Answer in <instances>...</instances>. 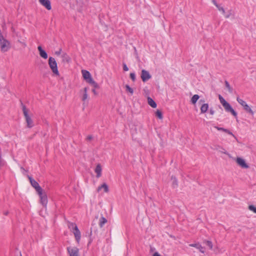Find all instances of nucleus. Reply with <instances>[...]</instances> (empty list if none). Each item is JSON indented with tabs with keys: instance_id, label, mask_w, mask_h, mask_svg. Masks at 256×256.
<instances>
[{
	"instance_id": "nucleus-10",
	"label": "nucleus",
	"mask_w": 256,
	"mask_h": 256,
	"mask_svg": "<svg viewBox=\"0 0 256 256\" xmlns=\"http://www.w3.org/2000/svg\"><path fill=\"white\" fill-rule=\"evenodd\" d=\"M39 2L40 4L44 6L47 10H51L50 2L49 0H39Z\"/></svg>"
},
{
	"instance_id": "nucleus-19",
	"label": "nucleus",
	"mask_w": 256,
	"mask_h": 256,
	"mask_svg": "<svg viewBox=\"0 0 256 256\" xmlns=\"http://www.w3.org/2000/svg\"><path fill=\"white\" fill-rule=\"evenodd\" d=\"M208 108V104H204L200 107L201 113H205L207 112Z\"/></svg>"
},
{
	"instance_id": "nucleus-42",
	"label": "nucleus",
	"mask_w": 256,
	"mask_h": 256,
	"mask_svg": "<svg viewBox=\"0 0 256 256\" xmlns=\"http://www.w3.org/2000/svg\"><path fill=\"white\" fill-rule=\"evenodd\" d=\"M102 185H101V186H99L98 188H97V191H98V192H100V191L101 190V189H102Z\"/></svg>"
},
{
	"instance_id": "nucleus-36",
	"label": "nucleus",
	"mask_w": 256,
	"mask_h": 256,
	"mask_svg": "<svg viewBox=\"0 0 256 256\" xmlns=\"http://www.w3.org/2000/svg\"><path fill=\"white\" fill-rule=\"evenodd\" d=\"M130 78L132 80L133 82L136 80V74L134 72H132L130 74Z\"/></svg>"
},
{
	"instance_id": "nucleus-13",
	"label": "nucleus",
	"mask_w": 256,
	"mask_h": 256,
	"mask_svg": "<svg viewBox=\"0 0 256 256\" xmlns=\"http://www.w3.org/2000/svg\"><path fill=\"white\" fill-rule=\"evenodd\" d=\"M214 128H216L218 130H221V131L224 132L228 134H230V135L232 136L236 140H238V139H237L236 137L231 132H230L228 130L224 128H223L218 127V126H214Z\"/></svg>"
},
{
	"instance_id": "nucleus-5",
	"label": "nucleus",
	"mask_w": 256,
	"mask_h": 256,
	"mask_svg": "<svg viewBox=\"0 0 256 256\" xmlns=\"http://www.w3.org/2000/svg\"><path fill=\"white\" fill-rule=\"evenodd\" d=\"M140 77L143 82H146L152 78V76L148 71L142 70Z\"/></svg>"
},
{
	"instance_id": "nucleus-18",
	"label": "nucleus",
	"mask_w": 256,
	"mask_h": 256,
	"mask_svg": "<svg viewBox=\"0 0 256 256\" xmlns=\"http://www.w3.org/2000/svg\"><path fill=\"white\" fill-rule=\"evenodd\" d=\"M148 102L150 106L152 108H155L156 107V102L150 97L148 98Z\"/></svg>"
},
{
	"instance_id": "nucleus-1",
	"label": "nucleus",
	"mask_w": 256,
	"mask_h": 256,
	"mask_svg": "<svg viewBox=\"0 0 256 256\" xmlns=\"http://www.w3.org/2000/svg\"><path fill=\"white\" fill-rule=\"evenodd\" d=\"M48 64L52 72L56 76H58L59 72L58 70L57 63L55 59L52 57H50Z\"/></svg>"
},
{
	"instance_id": "nucleus-37",
	"label": "nucleus",
	"mask_w": 256,
	"mask_h": 256,
	"mask_svg": "<svg viewBox=\"0 0 256 256\" xmlns=\"http://www.w3.org/2000/svg\"><path fill=\"white\" fill-rule=\"evenodd\" d=\"M123 69L124 71H128V68L126 64H123Z\"/></svg>"
},
{
	"instance_id": "nucleus-47",
	"label": "nucleus",
	"mask_w": 256,
	"mask_h": 256,
	"mask_svg": "<svg viewBox=\"0 0 256 256\" xmlns=\"http://www.w3.org/2000/svg\"><path fill=\"white\" fill-rule=\"evenodd\" d=\"M92 92L94 94H96V90L94 89H93L92 90Z\"/></svg>"
},
{
	"instance_id": "nucleus-48",
	"label": "nucleus",
	"mask_w": 256,
	"mask_h": 256,
	"mask_svg": "<svg viewBox=\"0 0 256 256\" xmlns=\"http://www.w3.org/2000/svg\"><path fill=\"white\" fill-rule=\"evenodd\" d=\"M21 169L22 170H23L25 171V170L23 168H21Z\"/></svg>"
},
{
	"instance_id": "nucleus-33",
	"label": "nucleus",
	"mask_w": 256,
	"mask_h": 256,
	"mask_svg": "<svg viewBox=\"0 0 256 256\" xmlns=\"http://www.w3.org/2000/svg\"><path fill=\"white\" fill-rule=\"evenodd\" d=\"M156 115L157 117H158L160 119H162V112L159 110H157L156 112Z\"/></svg>"
},
{
	"instance_id": "nucleus-46",
	"label": "nucleus",
	"mask_w": 256,
	"mask_h": 256,
	"mask_svg": "<svg viewBox=\"0 0 256 256\" xmlns=\"http://www.w3.org/2000/svg\"><path fill=\"white\" fill-rule=\"evenodd\" d=\"M8 211H6L5 212H4V214L6 216L8 215Z\"/></svg>"
},
{
	"instance_id": "nucleus-7",
	"label": "nucleus",
	"mask_w": 256,
	"mask_h": 256,
	"mask_svg": "<svg viewBox=\"0 0 256 256\" xmlns=\"http://www.w3.org/2000/svg\"><path fill=\"white\" fill-rule=\"evenodd\" d=\"M68 252L70 256H78V249L76 247H68Z\"/></svg>"
},
{
	"instance_id": "nucleus-28",
	"label": "nucleus",
	"mask_w": 256,
	"mask_h": 256,
	"mask_svg": "<svg viewBox=\"0 0 256 256\" xmlns=\"http://www.w3.org/2000/svg\"><path fill=\"white\" fill-rule=\"evenodd\" d=\"M90 84H92L94 88H98V84L95 82L93 79L92 80H90V82H89V83Z\"/></svg>"
},
{
	"instance_id": "nucleus-50",
	"label": "nucleus",
	"mask_w": 256,
	"mask_h": 256,
	"mask_svg": "<svg viewBox=\"0 0 256 256\" xmlns=\"http://www.w3.org/2000/svg\"><path fill=\"white\" fill-rule=\"evenodd\" d=\"M20 256H22V254H20Z\"/></svg>"
},
{
	"instance_id": "nucleus-32",
	"label": "nucleus",
	"mask_w": 256,
	"mask_h": 256,
	"mask_svg": "<svg viewBox=\"0 0 256 256\" xmlns=\"http://www.w3.org/2000/svg\"><path fill=\"white\" fill-rule=\"evenodd\" d=\"M126 89L127 92H130L132 94L134 92V90L132 88H131L128 85L126 84Z\"/></svg>"
},
{
	"instance_id": "nucleus-35",
	"label": "nucleus",
	"mask_w": 256,
	"mask_h": 256,
	"mask_svg": "<svg viewBox=\"0 0 256 256\" xmlns=\"http://www.w3.org/2000/svg\"><path fill=\"white\" fill-rule=\"evenodd\" d=\"M216 8L220 11L222 12L223 14H225V10L224 8L220 6V5H216Z\"/></svg>"
},
{
	"instance_id": "nucleus-49",
	"label": "nucleus",
	"mask_w": 256,
	"mask_h": 256,
	"mask_svg": "<svg viewBox=\"0 0 256 256\" xmlns=\"http://www.w3.org/2000/svg\"><path fill=\"white\" fill-rule=\"evenodd\" d=\"M12 31H13V32H14V29L13 28H12Z\"/></svg>"
},
{
	"instance_id": "nucleus-23",
	"label": "nucleus",
	"mask_w": 256,
	"mask_h": 256,
	"mask_svg": "<svg viewBox=\"0 0 256 256\" xmlns=\"http://www.w3.org/2000/svg\"><path fill=\"white\" fill-rule=\"evenodd\" d=\"M35 190L36 191V192H38L39 196H41L42 195L44 194L43 192L42 189L40 186H38L36 188Z\"/></svg>"
},
{
	"instance_id": "nucleus-8",
	"label": "nucleus",
	"mask_w": 256,
	"mask_h": 256,
	"mask_svg": "<svg viewBox=\"0 0 256 256\" xmlns=\"http://www.w3.org/2000/svg\"><path fill=\"white\" fill-rule=\"evenodd\" d=\"M236 162L238 166H240L242 168H249V166L248 164H246L244 160L241 158H237L236 159Z\"/></svg>"
},
{
	"instance_id": "nucleus-40",
	"label": "nucleus",
	"mask_w": 256,
	"mask_h": 256,
	"mask_svg": "<svg viewBox=\"0 0 256 256\" xmlns=\"http://www.w3.org/2000/svg\"><path fill=\"white\" fill-rule=\"evenodd\" d=\"M222 150L220 151L221 152L229 156V154L226 152V150H224L223 148H222Z\"/></svg>"
},
{
	"instance_id": "nucleus-17",
	"label": "nucleus",
	"mask_w": 256,
	"mask_h": 256,
	"mask_svg": "<svg viewBox=\"0 0 256 256\" xmlns=\"http://www.w3.org/2000/svg\"><path fill=\"white\" fill-rule=\"evenodd\" d=\"M40 199V202L43 206H46L47 204V196L46 194H44L41 196H39Z\"/></svg>"
},
{
	"instance_id": "nucleus-15",
	"label": "nucleus",
	"mask_w": 256,
	"mask_h": 256,
	"mask_svg": "<svg viewBox=\"0 0 256 256\" xmlns=\"http://www.w3.org/2000/svg\"><path fill=\"white\" fill-rule=\"evenodd\" d=\"M96 174V177L100 178L102 175V167L100 164L96 165V166L94 170Z\"/></svg>"
},
{
	"instance_id": "nucleus-34",
	"label": "nucleus",
	"mask_w": 256,
	"mask_h": 256,
	"mask_svg": "<svg viewBox=\"0 0 256 256\" xmlns=\"http://www.w3.org/2000/svg\"><path fill=\"white\" fill-rule=\"evenodd\" d=\"M232 10H230L228 12V13L225 15V18H228L230 16L232 15Z\"/></svg>"
},
{
	"instance_id": "nucleus-44",
	"label": "nucleus",
	"mask_w": 256,
	"mask_h": 256,
	"mask_svg": "<svg viewBox=\"0 0 256 256\" xmlns=\"http://www.w3.org/2000/svg\"><path fill=\"white\" fill-rule=\"evenodd\" d=\"M212 2H213V4H214L216 6V5H218V4L216 3V1L215 0H212Z\"/></svg>"
},
{
	"instance_id": "nucleus-20",
	"label": "nucleus",
	"mask_w": 256,
	"mask_h": 256,
	"mask_svg": "<svg viewBox=\"0 0 256 256\" xmlns=\"http://www.w3.org/2000/svg\"><path fill=\"white\" fill-rule=\"evenodd\" d=\"M107 222V220L106 218L102 216L100 218L99 222V225L100 228H102L103 226Z\"/></svg>"
},
{
	"instance_id": "nucleus-22",
	"label": "nucleus",
	"mask_w": 256,
	"mask_h": 256,
	"mask_svg": "<svg viewBox=\"0 0 256 256\" xmlns=\"http://www.w3.org/2000/svg\"><path fill=\"white\" fill-rule=\"evenodd\" d=\"M35 190L36 191V192H38L39 196H41L42 195L44 194L43 192L42 189L40 186H38L36 188Z\"/></svg>"
},
{
	"instance_id": "nucleus-21",
	"label": "nucleus",
	"mask_w": 256,
	"mask_h": 256,
	"mask_svg": "<svg viewBox=\"0 0 256 256\" xmlns=\"http://www.w3.org/2000/svg\"><path fill=\"white\" fill-rule=\"evenodd\" d=\"M199 98H200V96L198 95V94L194 95L191 98L192 103V104H195Z\"/></svg>"
},
{
	"instance_id": "nucleus-16",
	"label": "nucleus",
	"mask_w": 256,
	"mask_h": 256,
	"mask_svg": "<svg viewBox=\"0 0 256 256\" xmlns=\"http://www.w3.org/2000/svg\"><path fill=\"white\" fill-rule=\"evenodd\" d=\"M28 180H30V182L33 188H36L39 186L38 184L34 180L31 176H28Z\"/></svg>"
},
{
	"instance_id": "nucleus-43",
	"label": "nucleus",
	"mask_w": 256,
	"mask_h": 256,
	"mask_svg": "<svg viewBox=\"0 0 256 256\" xmlns=\"http://www.w3.org/2000/svg\"><path fill=\"white\" fill-rule=\"evenodd\" d=\"M153 256H160V255L158 254V252H155L154 253Z\"/></svg>"
},
{
	"instance_id": "nucleus-39",
	"label": "nucleus",
	"mask_w": 256,
	"mask_h": 256,
	"mask_svg": "<svg viewBox=\"0 0 256 256\" xmlns=\"http://www.w3.org/2000/svg\"><path fill=\"white\" fill-rule=\"evenodd\" d=\"M210 114L212 115H213L214 114V110L213 109L210 108Z\"/></svg>"
},
{
	"instance_id": "nucleus-3",
	"label": "nucleus",
	"mask_w": 256,
	"mask_h": 256,
	"mask_svg": "<svg viewBox=\"0 0 256 256\" xmlns=\"http://www.w3.org/2000/svg\"><path fill=\"white\" fill-rule=\"evenodd\" d=\"M22 107L23 113L24 116L26 120L27 124V126L30 128H32L34 126L33 122L28 114V110L26 109V106L23 105L22 104Z\"/></svg>"
},
{
	"instance_id": "nucleus-45",
	"label": "nucleus",
	"mask_w": 256,
	"mask_h": 256,
	"mask_svg": "<svg viewBox=\"0 0 256 256\" xmlns=\"http://www.w3.org/2000/svg\"><path fill=\"white\" fill-rule=\"evenodd\" d=\"M204 102V100H200V101H199V103L201 104V103H203Z\"/></svg>"
},
{
	"instance_id": "nucleus-27",
	"label": "nucleus",
	"mask_w": 256,
	"mask_h": 256,
	"mask_svg": "<svg viewBox=\"0 0 256 256\" xmlns=\"http://www.w3.org/2000/svg\"><path fill=\"white\" fill-rule=\"evenodd\" d=\"M204 243L205 244L210 250L212 248V244L211 241L210 240H204Z\"/></svg>"
},
{
	"instance_id": "nucleus-2",
	"label": "nucleus",
	"mask_w": 256,
	"mask_h": 256,
	"mask_svg": "<svg viewBox=\"0 0 256 256\" xmlns=\"http://www.w3.org/2000/svg\"><path fill=\"white\" fill-rule=\"evenodd\" d=\"M69 228L71 229V230L73 232L76 240L78 242H79L80 239V232L77 226L75 224L70 223L69 224Z\"/></svg>"
},
{
	"instance_id": "nucleus-11",
	"label": "nucleus",
	"mask_w": 256,
	"mask_h": 256,
	"mask_svg": "<svg viewBox=\"0 0 256 256\" xmlns=\"http://www.w3.org/2000/svg\"><path fill=\"white\" fill-rule=\"evenodd\" d=\"M38 50L39 52V54L40 55V56L44 58V59H46L48 57V54L42 48V47L41 46H38Z\"/></svg>"
},
{
	"instance_id": "nucleus-24",
	"label": "nucleus",
	"mask_w": 256,
	"mask_h": 256,
	"mask_svg": "<svg viewBox=\"0 0 256 256\" xmlns=\"http://www.w3.org/2000/svg\"><path fill=\"white\" fill-rule=\"evenodd\" d=\"M172 186L174 188L178 186V181L174 176H172Z\"/></svg>"
},
{
	"instance_id": "nucleus-30",
	"label": "nucleus",
	"mask_w": 256,
	"mask_h": 256,
	"mask_svg": "<svg viewBox=\"0 0 256 256\" xmlns=\"http://www.w3.org/2000/svg\"><path fill=\"white\" fill-rule=\"evenodd\" d=\"M218 98L222 105H224V104L227 102L220 94L218 96Z\"/></svg>"
},
{
	"instance_id": "nucleus-14",
	"label": "nucleus",
	"mask_w": 256,
	"mask_h": 256,
	"mask_svg": "<svg viewBox=\"0 0 256 256\" xmlns=\"http://www.w3.org/2000/svg\"><path fill=\"white\" fill-rule=\"evenodd\" d=\"M190 246L196 248L200 250V251L202 253L204 252V247H202L198 243V244H190Z\"/></svg>"
},
{
	"instance_id": "nucleus-41",
	"label": "nucleus",
	"mask_w": 256,
	"mask_h": 256,
	"mask_svg": "<svg viewBox=\"0 0 256 256\" xmlns=\"http://www.w3.org/2000/svg\"><path fill=\"white\" fill-rule=\"evenodd\" d=\"M92 136H88V137H87L86 139H87V140H91L92 139Z\"/></svg>"
},
{
	"instance_id": "nucleus-12",
	"label": "nucleus",
	"mask_w": 256,
	"mask_h": 256,
	"mask_svg": "<svg viewBox=\"0 0 256 256\" xmlns=\"http://www.w3.org/2000/svg\"><path fill=\"white\" fill-rule=\"evenodd\" d=\"M61 58L62 62L64 63H68L70 60V56L66 52L62 53L61 55Z\"/></svg>"
},
{
	"instance_id": "nucleus-31",
	"label": "nucleus",
	"mask_w": 256,
	"mask_h": 256,
	"mask_svg": "<svg viewBox=\"0 0 256 256\" xmlns=\"http://www.w3.org/2000/svg\"><path fill=\"white\" fill-rule=\"evenodd\" d=\"M102 187L104 189V192H108V187L106 183H104L102 184Z\"/></svg>"
},
{
	"instance_id": "nucleus-29",
	"label": "nucleus",
	"mask_w": 256,
	"mask_h": 256,
	"mask_svg": "<svg viewBox=\"0 0 256 256\" xmlns=\"http://www.w3.org/2000/svg\"><path fill=\"white\" fill-rule=\"evenodd\" d=\"M248 208L250 210L256 214V206H254V205H250V206H248Z\"/></svg>"
},
{
	"instance_id": "nucleus-26",
	"label": "nucleus",
	"mask_w": 256,
	"mask_h": 256,
	"mask_svg": "<svg viewBox=\"0 0 256 256\" xmlns=\"http://www.w3.org/2000/svg\"><path fill=\"white\" fill-rule=\"evenodd\" d=\"M88 88H84V94L82 97V100L84 101L88 98V94H87Z\"/></svg>"
},
{
	"instance_id": "nucleus-25",
	"label": "nucleus",
	"mask_w": 256,
	"mask_h": 256,
	"mask_svg": "<svg viewBox=\"0 0 256 256\" xmlns=\"http://www.w3.org/2000/svg\"><path fill=\"white\" fill-rule=\"evenodd\" d=\"M224 84H225V86H226V87L228 88V92H230V93H232V90H233V89L230 86L229 83L228 82V81L226 80H225L224 82Z\"/></svg>"
},
{
	"instance_id": "nucleus-9",
	"label": "nucleus",
	"mask_w": 256,
	"mask_h": 256,
	"mask_svg": "<svg viewBox=\"0 0 256 256\" xmlns=\"http://www.w3.org/2000/svg\"><path fill=\"white\" fill-rule=\"evenodd\" d=\"M82 74L84 78L88 83H89V82H90V80H92L90 74V73L89 72L87 71L86 70H82Z\"/></svg>"
},
{
	"instance_id": "nucleus-6",
	"label": "nucleus",
	"mask_w": 256,
	"mask_h": 256,
	"mask_svg": "<svg viewBox=\"0 0 256 256\" xmlns=\"http://www.w3.org/2000/svg\"><path fill=\"white\" fill-rule=\"evenodd\" d=\"M224 110L227 112H230L234 117L237 116V113L232 108L231 106L228 102L222 105Z\"/></svg>"
},
{
	"instance_id": "nucleus-38",
	"label": "nucleus",
	"mask_w": 256,
	"mask_h": 256,
	"mask_svg": "<svg viewBox=\"0 0 256 256\" xmlns=\"http://www.w3.org/2000/svg\"><path fill=\"white\" fill-rule=\"evenodd\" d=\"M62 49L60 48L58 51L55 52V54L57 56H59L62 54Z\"/></svg>"
},
{
	"instance_id": "nucleus-4",
	"label": "nucleus",
	"mask_w": 256,
	"mask_h": 256,
	"mask_svg": "<svg viewBox=\"0 0 256 256\" xmlns=\"http://www.w3.org/2000/svg\"><path fill=\"white\" fill-rule=\"evenodd\" d=\"M236 100L238 102L243 106L244 110L249 113L252 116H254V112L252 111V110L251 109V108L247 104L246 102L242 100V99L240 98L239 97H237Z\"/></svg>"
}]
</instances>
